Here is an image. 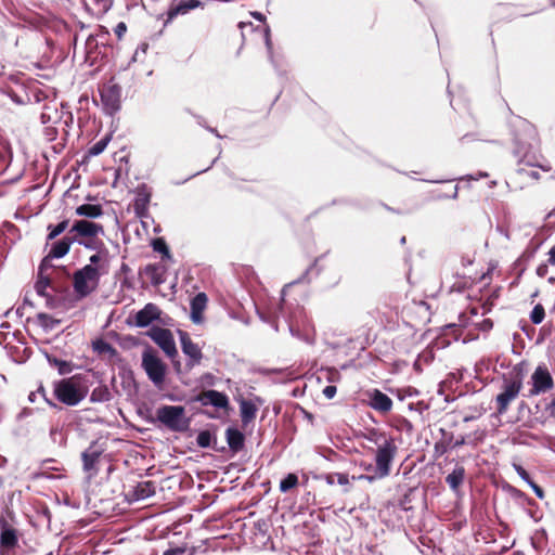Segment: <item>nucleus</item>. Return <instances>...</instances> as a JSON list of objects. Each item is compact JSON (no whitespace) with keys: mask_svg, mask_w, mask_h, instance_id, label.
Listing matches in <instances>:
<instances>
[{"mask_svg":"<svg viewBox=\"0 0 555 555\" xmlns=\"http://www.w3.org/2000/svg\"><path fill=\"white\" fill-rule=\"evenodd\" d=\"M337 392V388L333 385H328L326 386L324 389H323V395L325 396V398L327 399H332L335 397Z\"/></svg>","mask_w":555,"mask_h":555,"instance_id":"obj_50","label":"nucleus"},{"mask_svg":"<svg viewBox=\"0 0 555 555\" xmlns=\"http://www.w3.org/2000/svg\"><path fill=\"white\" fill-rule=\"evenodd\" d=\"M69 232H76L80 236L95 237L99 234L104 233L102 224L88 221V220H76Z\"/></svg>","mask_w":555,"mask_h":555,"instance_id":"obj_16","label":"nucleus"},{"mask_svg":"<svg viewBox=\"0 0 555 555\" xmlns=\"http://www.w3.org/2000/svg\"><path fill=\"white\" fill-rule=\"evenodd\" d=\"M102 452V450H99L95 444L92 443L81 453L82 468L87 474L88 480H91L99 474V462Z\"/></svg>","mask_w":555,"mask_h":555,"instance_id":"obj_12","label":"nucleus"},{"mask_svg":"<svg viewBox=\"0 0 555 555\" xmlns=\"http://www.w3.org/2000/svg\"><path fill=\"white\" fill-rule=\"evenodd\" d=\"M258 314H259V318H260L263 322L269 323L275 332H278V331H279V321H278V319H279V317H280V314H281V315L285 319V321L287 322L289 332L292 333V335H294V326H293L292 322H289V321L286 319V317L284 315V307H283V305H282V304L279 306V314H276V315H274V317H272V315H267V314L261 313V312H258Z\"/></svg>","mask_w":555,"mask_h":555,"instance_id":"obj_28","label":"nucleus"},{"mask_svg":"<svg viewBox=\"0 0 555 555\" xmlns=\"http://www.w3.org/2000/svg\"><path fill=\"white\" fill-rule=\"evenodd\" d=\"M188 4L189 11L203 7V3L199 0H185Z\"/></svg>","mask_w":555,"mask_h":555,"instance_id":"obj_58","label":"nucleus"},{"mask_svg":"<svg viewBox=\"0 0 555 555\" xmlns=\"http://www.w3.org/2000/svg\"><path fill=\"white\" fill-rule=\"evenodd\" d=\"M326 481L328 485L338 483V485L345 486V485L349 483L348 476L345 474H340V473L328 474L326 476Z\"/></svg>","mask_w":555,"mask_h":555,"instance_id":"obj_42","label":"nucleus"},{"mask_svg":"<svg viewBox=\"0 0 555 555\" xmlns=\"http://www.w3.org/2000/svg\"><path fill=\"white\" fill-rule=\"evenodd\" d=\"M77 242L80 245H83L88 249H95L96 248V243L94 241H89V242L77 241Z\"/></svg>","mask_w":555,"mask_h":555,"instance_id":"obj_62","label":"nucleus"},{"mask_svg":"<svg viewBox=\"0 0 555 555\" xmlns=\"http://www.w3.org/2000/svg\"><path fill=\"white\" fill-rule=\"evenodd\" d=\"M35 392H37V396L40 395L52 409H61L53 400L47 397V391L42 385Z\"/></svg>","mask_w":555,"mask_h":555,"instance_id":"obj_47","label":"nucleus"},{"mask_svg":"<svg viewBox=\"0 0 555 555\" xmlns=\"http://www.w3.org/2000/svg\"><path fill=\"white\" fill-rule=\"evenodd\" d=\"M99 93L105 114L113 116L121 107V87L113 79L99 88Z\"/></svg>","mask_w":555,"mask_h":555,"instance_id":"obj_8","label":"nucleus"},{"mask_svg":"<svg viewBox=\"0 0 555 555\" xmlns=\"http://www.w3.org/2000/svg\"><path fill=\"white\" fill-rule=\"evenodd\" d=\"M152 246L155 251L163 254V256L167 259H171L169 247L163 238H155L152 243Z\"/></svg>","mask_w":555,"mask_h":555,"instance_id":"obj_41","label":"nucleus"},{"mask_svg":"<svg viewBox=\"0 0 555 555\" xmlns=\"http://www.w3.org/2000/svg\"><path fill=\"white\" fill-rule=\"evenodd\" d=\"M50 284H51V280L49 276L43 275V274H38V280L35 284L36 293L41 297H46L47 296L46 291L50 286Z\"/></svg>","mask_w":555,"mask_h":555,"instance_id":"obj_37","label":"nucleus"},{"mask_svg":"<svg viewBox=\"0 0 555 555\" xmlns=\"http://www.w3.org/2000/svg\"><path fill=\"white\" fill-rule=\"evenodd\" d=\"M225 438L232 452L237 453L243 450L245 446V436L241 430L235 427H229L225 430Z\"/></svg>","mask_w":555,"mask_h":555,"instance_id":"obj_22","label":"nucleus"},{"mask_svg":"<svg viewBox=\"0 0 555 555\" xmlns=\"http://www.w3.org/2000/svg\"><path fill=\"white\" fill-rule=\"evenodd\" d=\"M93 350L99 353H109L111 356L116 354V349L109 343L103 339L93 341Z\"/></svg>","mask_w":555,"mask_h":555,"instance_id":"obj_38","label":"nucleus"},{"mask_svg":"<svg viewBox=\"0 0 555 555\" xmlns=\"http://www.w3.org/2000/svg\"><path fill=\"white\" fill-rule=\"evenodd\" d=\"M108 36V34H102V35H98L96 37H93L92 35H90L87 39V44L88 46H91L93 41H95V44L99 43L98 39L96 38H102V39H105L106 37Z\"/></svg>","mask_w":555,"mask_h":555,"instance_id":"obj_59","label":"nucleus"},{"mask_svg":"<svg viewBox=\"0 0 555 555\" xmlns=\"http://www.w3.org/2000/svg\"><path fill=\"white\" fill-rule=\"evenodd\" d=\"M53 258H49V254L42 259L40 266H39V273L38 274H43V271L49 268L51 264V260Z\"/></svg>","mask_w":555,"mask_h":555,"instance_id":"obj_52","label":"nucleus"},{"mask_svg":"<svg viewBox=\"0 0 555 555\" xmlns=\"http://www.w3.org/2000/svg\"><path fill=\"white\" fill-rule=\"evenodd\" d=\"M392 408V400L384 395V412L389 411Z\"/></svg>","mask_w":555,"mask_h":555,"instance_id":"obj_61","label":"nucleus"},{"mask_svg":"<svg viewBox=\"0 0 555 555\" xmlns=\"http://www.w3.org/2000/svg\"><path fill=\"white\" fill-rule=\"evenodd\" d=\"M196 443L201 448H210L216 452H222L225 449L224 447L219 448L217 446V438L209 430L199 431L196 437Z\"/></svg>","mask_w":555,"mask_h":555,"instance_id":"obj_26","label":"nucleus"},{"mask_svg":"<svg viewBox=\"0 0 555 555\" xmlns=\"http://www.w3.org/2000/svg\"><path fill=\"white\" fill-rule=\"evenodd\" d=\"M38 320L40 321V324L44 327H50L49 322L52 321L51 317L46 313H39Z\"/></svg>","mask_w":555,"mask_h":555,"instance_id":"obj_53","label":"nucleus"},{"mask_svg":"<svg viewBox=\"0 0 555 555\" xmlns=\"http://www.w3.org/2000/svg\"><path fill=\"white\" fill-rule=\"evenodd\" d=\"M112 400V395L106 385L96 386L90 395V401L93 403H103Z\"/></svg>","mask_w":555,"mask_h":555,"instance_id":"obj_30","label":"nucleus"},{"mask_svg":"<svg viewBox=\"0 0 555 555\" xmlns=\"http://www.w3.org/2000/svg\"><path fill=\"white\" fill-rule=\"evenodd\" d=\"M258 408L251 400L242 399L240 401V414L243 425L251 423L257 414Z\"/></svg>","mask_w":555,"mask_h":555,"instance_id":"obj_25","label":"nucleus"},{"mask_svg":"<svg viewBox=\"0 0 555 555\" xmlns=\"http://www.w3.org/2000/svg\"><path fill=\"white\" fill-rule=\"evenodd\" d=\"M496 231H498L501 235H503L506 240H509V238H511V236H509V231H508L505 227H503V225H501V224H498V225H496Z\"/></svg>","mask_w":555,"mask_h":555,"instance_id":"obj_60","label":"nucleus"},{"mask_svg":"<svg viewBox=\"0 0 555 555\" xmlns=\"http://www.w3.org/2000/svg\"><path fill=\"white\" fill-rule=\"evenodd\" d=\"M535 139V129L533 126L525 119L519 120L518 131L514 133L513 153L515 157L519 159V163H524L530 167H539L543 171H550L551 167L535 163V156L531 155L532 142Z\"/></svg>","mask_w":555,"mask_h":555,"instance_id":"obj_1","label":"nucleus"},{"mask_svg":"<svg viewBox=\"0 0 555 555\" xmlns=\"http://www.w3.org/2000/svg\"><path fill=\"white\" fill-rule=\"evenodd\" d=\"M142 367L149 379L156 387H160L164 384L167 366L152 348L144 349L142 353Z\"/></svg>","mask_w":555,"mask_h":555,"instance_id":"obj_6","label":"nucleus"},{"mask_svg":"<svg viewBox=\"0 0 555 555\" xmlns=\"http://www.w3.org/2000/svg\"><path fill=\"white\" fill-rule=\"evenodd\" d=\"M121 377V386L128 392L132 395L137 391L135 380L131 371L119 373Z\"/></svg>","mask_w":555,"mask_h":555,"instance_id":"obj_34","label":"nucleus"},{"mask_svg":"<svg viewBox=\"0 0 555 555\" xmlns=\"http://www.w3.org/2000/svg\"><path fill=\"white\" fill-rule=\"evenodd\" d=\"M263 38H264V44H266V48L268 51V56H269L271 63L274 64L271 31H270V27L268 25H266V27L263 29Z\"/></svg>","mask_w":555,"mask_h":555,"instance_id":"obj_43","label":"nucleus"},{"mask_svg":"<svg viewBox=\"0 0 555 555\" xmlns=\"http://www.w3.org/2000/svg\"><path fill=\"white\" fill-rule=\"evenodd\" d=\"M465 468L462 465H456L454 469L446 477V482L454 493H459L460 487L465 479Z\"/></svg>","mask_w":555,"mask_h":555,"instance_id":"obj_24","label":"nucleus"},{"mask_svg":"<svg viewBox=\"0 0 555 555\" xmlns=\"http://www.w3.org/2000/svg\"><path fill=\"white\" fill-rule=\"evenodd\" d=\"M100 272L98 267L86 264L73 276V287L79 298L89 296L99 285Z\"/></svg>","mask_w":555,"mask_h":555,"instance_id":"obj_5","label":"nucleus"},{"mask_svg":"<svg viewBox=\"0 0 555 555\" xmlns=\"http://www.w3.org/2000/svg\"><path fill=\"white\" fill-rule=\"evenodd\" d=\"M35 413V410L31 408H23L21 412L16 415V421L22 422L24 418L31 416Z\"/></svg>","mask_w":555,"mask_h":555,"instance_id":"obj_49","label":"nucleus"},{"mask_svg":"<svg viewBox=\"0 0 555 555\" xmlns=\"http://www.w3.org/2000/svg\"><path fill=\"white\" fill-rule=\"evenodd\" d=\"M134 192V199H133V211L134 215L140 218H149V205L152 197V189L146 183L139 184Z\"/></svg>","mask_w":555,"mask_h":555,"instance_id":"obj_11","label":"nucleus"},{"mask_svg":"<svg viewBox=\"0 0 555 555\" xmlns=\"http://www.w3.org/2000/svg\"><path fill=\"white\" fill-rule=\"evenodd\" d=\"M545 318V310H544V307L541 305V304H538L533 307V309L531 310V313H530V321L538 325V324H541L543 322Z\"/></svg>","mask_w":555,"mask_h":555,"instance_id":"obj_40","label":"nucleus"},{"mask_svg":"<svg viewBox=\"0 0 555 555\" xmlns=\"http://www.w3.org/2000/svg\"><path fill=\"white\" fill-rule=\"evenodd\" d=\"M363 437L370 443L375 446V448H370L373 449L374 451L376 468L378 470H382V444L379 443V440L382 438V431L379 430V428L370 427L369 425H366L364 428Z\"/></svg>","mask_w":555,"mask_h":555,"instance_id":"obj_15","label":"nucleus"},{"mask_svg":"<svg viewBox=\"0 0 555 555\" xmlns=\"http://www.w3.org/2000/svg\"><path fill=\"white\" fill-rule=\"evenodd\" d=\"M202 405L208 406L211 405L216 409H229V397L221 391L209 389L203 391L201 395L197 396L196 399Z\"/></svg>","mask_w":555,"mask_h":555,"instance_id":"obj_14","label":"nucleus"},{"mask_svg":"<svg viewBox=\"0 0 555 555\" xmlns=\"http://www.w3.org/2000/svg\"><path fill=\"white\" fill-rule=\"evenodd\" d=\"M513 467L517 475L533 490L534 494L539 499H544V490L531 479L529 473L520 464H513Z\"/></svg>","mask_w":555,"mask_h":555,"instance_id":"obj_27","label":"nucleus"},{"mask_svg":"<svg viewBox=\"0 0 555 555\" xmlns=\"http://www.w3.org/2000/svg\"><path fill=\"white\" fill-rule=\"evenodd\" d=\"M160 315L159 308L152 302L146 304L143 309L139 310L135 313V325L138 327H146L149 326L153 321L157 320Z\"/></svg>","mask_w":555,"mask_h":555,"instance_id":"obj_17","label":"nucleus"},{"mask_svg":"<svg viewBox=\"0 0 555 555\" xmlns=\"http://www.w3.org/2000/svg\"><path fill=\"white\" fill-rule=\"evenodd\" d=\"M397 453V447L391 441H384V477L390 472L391 462Z\"/></svg>","mask_w":555,"mask_h":555,"instance_id":"obj_31","label":"nucleus"},{"mask_svg":"<svg viewBox=\"0 0 555 555\" xmlns=\"http://www.w3.org/2000/svg\"><path fill=\"white\" fill-rule=\"evenodd\" d=\"M52 114L57 115L56 108L55 107H51L50 105H44L43 112L40 115L41 122L43 125H47V124L51 122L53 120Z\"/></svg>","mask_w":555,"mask_h":555,"instance_id":"obj_44","label":"nucleus"},{"mask_svg":"<svg viewBox=\"0 0 555 555\" xmlns=\"http://www.w3.org/2000/svg\"><path fill=\"white\" fill-rule=\"evenodd\" d=\"M76 214L78 216L94 219L103 215V209L102 206L98 204H82L76 208Z\"/></svg>","mask_w":555,"mask_h":555,"instance_id":"obj_29","label":"nucleus"},{"mask_svg":"<svg viewBox=\"0 0 555 555\" xmlns=\"http://www.w3.org/2000/svg\"><path fill=\"white\" fill-rule=\"evenodd\" d=\"M166 267L162 263H150L143 269L153 286H159L166 282Z\"/></svg>","mask_w":555,"mask_h":555,"instance_id":"obj_18","label":"nucleus"},{"mask_svg":"<svg viewBox=\"0 0 555 555\" xmlns=\"http://www.w3.org/2000/svg\"><path fill=\"white\" fill-rule=\"evenodd\" d=\"M53 393L63 404L75 406L87 396V390L70 378H63L53 383Z\"/></svg>","mask_w":555,"mask_h":555,"instance_id":"obj_4","label":"nucleus"},{"mask_svg":"<svg viewBox=\"0 0 555 555\" xmlns=\"http://www.w3.org/2000/svg\"><path fill=\"white\" fill-rule=\"evenodd\" d=\"M44 358L51 366L57 369L60 375H67L73 372L74 364L70 361L59 359L55 354L42 351Z\"/></svg>","mask_w":555,"mask_h":555,"instance_id":"obj_23","label":"nucleus"},{"mask_svg":"<svg viewBox=\"0 0 555 555\" xmlns=\"http://www.w3.org/2000/svg\"><path fill=\"white\" fill-rule=\"evenodd\" d=\"M94 2L98 4L100 10L106 12L108 9H111L113 4V0H94Z\"/></svg>","mask_w":555,"mask_h":555,"instance_id":"obj_51","label":"nucleus"},{"mask_svg":"<svg viewBox=\"0 0 555 555\" xmlns=\"http://www.w3.org/2000/svg\"><path fill=\"white\" fill-rule=\"evenodd\" d=\"M147 335L172 360L177 372L180 371V361H176L178 350L172 333L163 327H152Z\"/></svg>","mask_w":555,"mask_h":555,"instance_id":"obj_9","label":"nucleus"},{"mask_svg":"<svg viewBox=\"0 0 555 555\" xmlns=\"http://www.w3.org/2000/svg\"><path fill=\"white\" fill-rule=\"evenodd\" d=\"M298 483L297 475L289 473L280 482V491L285 493L295 488Z\"/></svg>","mask_w":555,"mask_h":555,"instance_id":"obj_36","label":"nucleus"},{"mask_svg":"<svg viewBox=\"0 0 555 555\" xmlns=\"http://www.w3.org/2000/svg\"><path fill=\"white\" fill-rule=\"evenodd\" d=\"M101 260V255L100 254H94L90 257L89 261L91 266L95 267V264H98Z\"/></svg>","mask_w":555,"mask_h":555,"instance_id":"obj_63","label":"nucleus"},{"mask_svg":"<svg viewBox=\"0 0 555 555\" xmlns=\"http://www.w3.org/2000/svg\"><path fill=\"white\" fill-rule=\"evenodd\" d=\"M156 487L153 481H141L138 482L131 490V492L128 493L130 499L132 501H140L145 500L147 498H151L155 494Z\"/></svg>","mask_w":555,"mask_h":555,"instance_id":"obj_19","label":"nucleus"},{"mask_svg":"<svg viewBox=\"0 0 555 555\" xmlns=\"http://www.w3.org/2000/svg\"><path fill=\"white\" fill-rule=\"evenodd\" d=\"M370 405L377 412L382 413V391L375 389L370 401Z\"/></svg>","mask_w":555,"mask_h":555,"instance_id":"obj_45","label":"nucleus"},{"mask_svg":"<svg viewBox=\"0 0 555 555\" xmlns=\"http://www.w3.org/2000/svg\"><path fill=\"white\" fill-rule=\"evenodd\" d=\"M189 12L185 0H173L167 12V22L172 21L178 15H183Z\"/></svg>","mask_w":555,"mask_h":555,"instance_id":"obj_33","label":"nucleus"},{"mask_svg":"<svg viewBox=\"0 0 555 555\" xmlns=\"http://www.w3.org/2000/svg\"><path fill=\"white\" fill-rule=\"evenodd\" d=\"M318 261H319V258H317L314 260V262L306 269V271L302 273V275L299 279L289 283L288 286L295 285L298 283H304V282L310 283L312 279L317 278L321 272V268L318 267Z\"/></svg>","mask_w":555,"mask_h":555,"instance_id":"obj_32","label":"nucleus"},{"mask_svg":"<svg viewBox=\"0 0 555 555\" xmlns=\"http://www.w3.org/2000/svg\"><path fill=\"white\" fill-rule=\"evenodd\" d=\"M76 242L74 237L63 236L59 241H54L49 250V258L60 259L68 254L72 244Z\"/></svg>","mask_w":555,"mask_h":555,"instance_id":"obj_21","label":"nucleus"},{"mask_svg":"<svg viewBox=\"0 0 555 555\" xmlns=\"http://www.w3.org/2000/svg\"><path fill=\"white\" fill-rule=\"evenodd\" d=\"M111 141V137L109 135H105L104 138L100 139L99 141H96L94 144H92L89 150H88V154L90 156H98L100 155L101 153L104 152V150L106 149L108 142Z\"/></svg>","mask_w":555,"mask_h":555,"instance_id":"obj_35","label":"nucleus"},{"mask_svg":"<svg viewBox=\"0 0 555 555\" xmlns=\"http://www.w3.org/2000/svg\"><path fill=\"white\" fill-rule=\"evenodd\" d=\"M387 363H390L391 366H392V373H397V372H400L402 370V367H405L406 366V363L404 361H395V360H391V362H388L386 360H384V366L387 364Z\"/></svg>","mask_w":555,"mask_h":555,"instance_id":"obj_48","label":"nucleus"},{"mask_svg":"<svg viewBox=\"0 0 555 555\" xmlns=\"http://www.w3.org/2000/svg\"><path fill=\"white\" fill-rule=\"evenodd\" d=\"M548 262L552 264V266H555V245L550 249L548 251Z\"/></svg>","mask_w":555,"mask_h":555,"instance_id":"obj_64","label":"nucleus"},{"mask_svg":"<svg viewBox=\"0 0 555 555\" xmlns=\"http://www.w3.org/2000/svg\"><path fill=\"white\" fill-rule=\"evenodd\" d=\"M545 411L550 413V416L555 417V395L551 401L545 405Z\"/></svg>","mask_w":555,"mask_h":555,"instance_id":"obj_54","label":"nucleus"},{"mask_svg":"<svg viewBox=\"0 0 555 555\" xmlns=\"http://www.w3.org/2000/svg\"><path fill=\"white\" fill-rule=\"evenodd\" d=\"M182 352L189 358L186 365L193 367L198 365L203 359V353L198 345L192 341L190 335L184 331H178Z\"/></svg>","mask_w":555,"mask_h":555,"instance_id":"obj_13","label":"nucleus"},{"mask_svg":"<svg viewBox=\"0 0 555 555\" xmlns=\"http://www.w3.org/2000/svg\"><path fill=\"white\" fill-rule=\"evenodd\" d=\"M207 296L205 293L196 294L191 300V320L195 324H199L203 321V312L207 305Z\"/></svg>","mask_w":555,"mask_h":555,"instance_id":"obj_20","label":"nucleus"},{"mask_svg":"<svg viewBox=\"0 0 555 555\" xmlns=\"http://www.w3.org/2000/svg\"><path fill=\"white\" fill-rule=\"evenodd\" d=\"M18 538L15 516L11 511H7L5 514L0 515V548L5 552L13 551Z\"/></svg>","mask_w":555,"mask_h":555,"instance_id":"obj_7","label":"nucleus"},{"mask_svg":"<svg viewBox=\"0 0 555 555\" xmlns=\"http://www.w3.org/2000/svg\"><path fill=\"white\" fill-rule=\"evenodd\" d=\"M11 157L12 152L10 143L0 134V163H7Z\"/></svg>","mask_w":555,"mask_h":555,"instance_id":"obj_39","label":"nucleus"},{"mask_svg":"<svg viewBox=\"0 0 555 555\" xmlns=\"http://www.w3.org/2000/svg\"><path fill=\"white\" fill-rule=\"evenodd\" d=\"M548 272V266L546 263H541L537 268V275L540 278H544Z\"/></svg>","mask_w":555,"mask_h":555,"instance_id":"obj_55","label":"nucleus"},{"mask_svg":"<svg viewBox=\"0 0 555 555\" xmlns=\"http://www.w3.org/2000/svg\"><path fill=\"white\" fill-rule=\"evenodd\" d=\"M127 26L125 23L120 22L115 27V34L120 38L126 33Z\"/></svg>","mask_w":555,"mask_h":555,"instance_id":"obj_57","label":"nucleus"},{"mask_svg":"<svg viewBox=\"0 0 555 555\" xmlns=\"http://www.w3.org/2000/svg\"><path fill=\"white\" fill-rule=\"evenodd\" d=\"M156 418L171 431L182 433L190 426L182 405H162L156 410Z\"/></svg>","mask_w":555,"mask_h":555,"instance_id":"obj_3","label":"nucleus"},{"mask_svg":"<svg viewBox=\"0 0 555 555\" xmlns=\"http://www.w3.org/2000/svg\"><path fill=\"white\" fill-rule=\"evenodd\" d=\"M526 366L527 363L521 361L513 366L508 375H503L502 390L495 398L499 414L506 413L511 402L518 397L526 376Z\"/></svg>","mask_w":555,"mask_h":555,"instance_id":"obj_2","label":"nucleus"},{"mask_svg":"<svg viewBox=\"0 0 555 555\" xmlns=\"http://www.w3.org/2000/svg\"><path fill=\"white\" fill-rule=\"evenodd\" d=\"M68 224H69V221L67 219H65L55 225L49 224L48 230H52L53 233L61 235L67 229Z\"/></svg>","mask_w":555,"mask_h":555,"instance_id":"obj_46","label":"nucleus"},{"mask_svg":"<svg viewBox=\"0 0 555 555\" xmlns=\"http://www.w3.org/2000/svg\"><path fill=\"white\" fill-rule=\"evenodd\" d=\"M531 388L525 397L531 398L544 393L554 387V379L545 364L535 367L530 378Z\"/></svg>","mask_w":555,"mask_h":555,"instance_id":"obj_10","label":"nucleus"},{"mask_svg":"<svg viewBox=\"0 0 555 555\" xmlns=\"http://www.w3.org/2000/svg\"><path fill=\"white\" fill-rule=\"evenodd\" d=\"M493 327V321L491 319H485L480 323V330L483 332H488Z\"/></svg>","mask_w":555,"mask_h":555,"instance_id":"obj_56","label":"nucleus"}]
</instances>
